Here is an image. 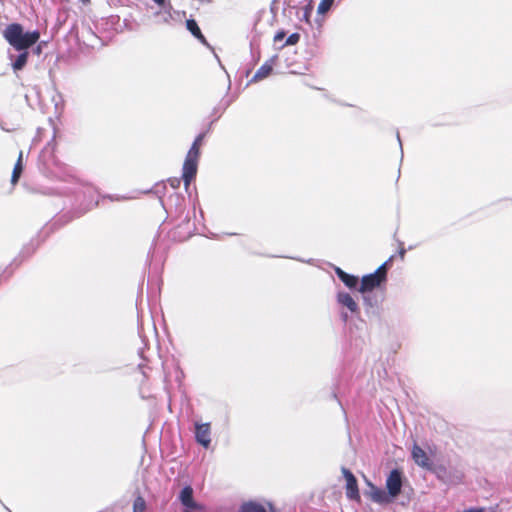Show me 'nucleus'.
<instances>
[{"instance_id":"1","label":"nucleus","mask_w":512,"mask_h":512,"mask_svg":"<svg viewBox=\"0 0 512 512\" xmlns=\"http://www.w3.org/2000/svg\"><path fill=\"white\" fill-rule=\"evenodd\" d=\"M3 37L16 51H22L28 50L38 42L40 32L38 30L25 32L21 24L11 23L4 29Z\"/></svg>"},{"instance_id":"2","label":"nucleus","mask_w":512,"mask_h":512,"mask_svg":"<svg viewBox=\"0 0 512 512\" xmlns=\"http://www.w3.org/2000/svg\"><path fill=\"white\" fill-rule=\"evenodd\" d=\"M205 135L199 134L194 142L192 143L191 148L189 149L184 164H183V173L182 179L186 187H188L191 181L195 178L197 173L198 161L200 158V149L203 144Z\"/></svg>"},{"instance_id":"3","label":"nucleus","mask_w":512,"mask_h":512,"mask_svg":"<svg viewBox=\"0 0 512 512\" xmlns=\"http://www.w3.org/2000/svg\"><path fill=\"white\" fill-rule=\"evenodd\" d=\"M394 256H391L386 262L379 266L374 273L365 275L361 279L359 292L366 293L380 287L387 280V270Z\"/></svg>"},{"instance_id":"4","label":"nucleus","mask_w":512,"mask_h":512,"mask_svg":"<svg viewBox=\"0 0 512 512\" xmlns=\"http://www.w3.org/2000/svg\"><path fill=\"white\" fill-rule=\"evenodd\" d=\"M386 487L388 495L392 500L400 494L402 488V474L399 470L394 469L390 472L386 480Z\"/></svg>"},{"instance_id":"5","label":"nucleus","mask_w":512,"mask_h":512,"mask_svg":"<svg viewBox=\"0 0 512 512\" xmlns=\"http://www.w3.org/2000/svg\"><path fill=\"white\" fill-rule=\"evenodd\" d=\"M342 473L346 479V496L350 500L360 501V493L358 489V483L356 477L353 473L346 469L342 468Z\"/></svg>"},{"instance_id":"6","label":"nucleus","mask_w":512,"mask_h":512,"mask_svg":"<svg viewBox=\"0 0 512 512\" xmlns=\"http://www.w3.org/2000/svg\"><path fill=\"white\" fill-rule=\"evenodd\" d=\"M411 455H412V459L418 466H420L424 469H427V470L433 469V463H432L431 459L429 458L428 454L419 445H417V444L413 445Z\"/></svg>"},{"instance_id":"7","label":"nucleus","mask_w":512,"mask_h":512,"mask_svg":"<svg viewBox=\"0 0 512 512\" xmlns=\"http://www.w3.org/2000/svg\"><path fill=\"white\" fill-rule=\"evenodd\" d=\"M211 427L209 423L196 424L195 426V438L196 441L203 447L208 448L211 442L210 439Z\"/></svg>"},{"instance_id":"8","label":"nucleus","mask_w":512,"mask_h":512,"mask_svg":"<svg viewBox=\"0 0 512 512\" xmlns=\"http://www.w3.org/2000/svg\"><path fill=\"white\" fill-rule=\"evenodd\" d=\"M370 499L379 504H388L392 502L391 497L381 488L370 484V491L368 492Z\"/></svg>"},{"instance_id":"9","label":"nucleus","mask_w":512,"mask_h":512,"mask_svg":"<svg viewBox=\"0 0 512 512\" xmlns=\"http://www.w3.org/2000/svg\"><path fill=\"white\" fill-rule=\"evenodd\" d=\"M186 28L202 44L208 45L207 39L203 35V33L195 19H187L186 20Z\"/></svg>"},{"instance_id":"10","label":"nucleus","mask_w":512,"mask_h":512,"mask_svg":"<svg viewBox=\"0 0 512 512\" xmlns=\"http://www.w3.org/2000/svg\"><path fill=\"white\" fill-rule=\"evenodd\" d=\"M338 278L350 289L355 288L358 284V277L350 275L343 271L341 268L335 269Z\"/></svg>"},{"instance_id":"11","label":"nucleus","mask_w":512,"mask_h":512,"mask_svg":"<svg viewBox=\"0 0 512 512\" xmlns=\"http://www.w3.org/2000/svg\"><path fill=\"white\" fill-rule=\"evenodd\" d=\"M337 300L341 305L347 307L352 313L358 311V305L350 294L341 292L338 294Z\"/></svg>"},{"instance_id":"12","label":"nucleus","mask_w":512,"mask_h":512,"mask_svg":"<svg viewBox=\"0 0 512 512\" xmlns=\"http://www.w3.org/2000/svg\"><path fill=\"white\" fill-rule=\"evenodd\" d=\"M22 172H23V152L20 151V153L18 155V159L14 165L12 175H11V183L13 185H15L19 181Z\"/></svg>"},{"instance_id":"13","label":"nucleus","mask_w":512,"mask_h":512,"mask_svg":"<svg viewBox=\"0 0 512 512\" xmlns=\"http://www.w3.org/2000/svg\"><path fill=\"white\" fill-rule=\"evenodd\" d=\"M239 512H267V510L260 503L249 501L241 505Z\"/></svg>"},{"instance_id":"14","label":"nucleus","mask_w":512,"mask_h":512,"mask_svg":"<svg viewBox=\"0 0 512 512\" xmlns=\"http://www.w3.org/2000/svg\"><path fill=\"white\" fill-rule=\"evenodd\" d=\"M20 54L16 57L15 61L12 64V67L15 71L22 70L27 64L29 52L27 50L19 51Z\"/></svg>"},{"instance_id":"15","label":"nucleus","mask_w":512,"mask_h":512,"mask_svg":"<svg viewBox=\"0 0 512 512\" xmlns=\"http://www.w3.org/2000/svg\"><path fill=\"white\" fill-rule=\"evenodd\" d=\"M179 500L183 506L195 501L194 497H193V488L190 485L185 486L181 490V492L179 494Z\"/></svg>"},{"instance_id":"16","label":"nucleus","mask_w":512,"mask_h":512,"mask_svg":"<svg viewBox=\"0 0 512 512\" xmlns=\"http://www.w3.org/2000/svg\"><path fill=\"white\" fill-rule=\"evenodd\" d=\"M273 70V67L269 63H264L255 73L253 79L254 80H262L268 77Z\"/></svg>"},{"instance_id":"17","label":"nucleus","mask_w":512,"mask_h":512,"mask_svg":"<svg viewBox=\"0 0 512 512\" xmlns=\"http://www.w3.org/2000/svg\"><path fill=\"white\" fill-rule=\"evenodd\" d=\"M145 510L146 501L141 495H138L133 502V512H145Z\"/></svg>"},{"instance_id":"18","label":"nucleus","mask_w":512,"mask_h":512,"mask_svg":"<svg viewBox=\"0 0 512 512\" xmlns=\"http://www.w3.org/2000/svg\"><path fill=\"white\" fill-rule=\"evenodd\" d=\"M183 512H206L205 507L196 501L186 504Z\"/></svg>"},{"instance_id":"19","label":"nucleus","mask_w":512,"mask_h":512,"mask_svg":"<svg viewBox=\"0 0 512 512\" xmlns=\"http://www.w3.org/2000/svg\"><path fill=\"white\" fill-rule=\"evenodd\" d=\"M333 3L334 0H321L318 5L317 12L319 14H325L331 9Z\"/></svg>"},{"instance_id":"20","label":"nucleus","mask_w":512,"mask_h":512,"mask_svg":"<svg viewBox=\"0 0 512 512\" xmlns=\"http://www.w3.org/2000/svg\"><path fill=\"white\" fill-rule=\"evenodd\" d=\"M300 40V35L298 33H292L287 39L284 46L296 45Z\"/></svg>"},{"instance_id":"21","label":"nucleus","mask_w":512,"mask_h":512,"mask_svg":"<svg viewBox=\"0 0 512 512\" xmlns=\"http://www.w3.org/2000/svg\"><path fill=\"white\" fill-rule=\"evenodd\" d=\"M286 36V33L281 30V31H278L275 36H274V42L277 43V42H280L282 41Z\"/></svg>"},{"instance_id":"22","label":"nucleus","mask_w":512,"mask_h":512,"mask_svg":"<svg viewBox=\"0 0 512 512\" xmlns=\"http://www.w3.org/2000/svg\"><path fill=\"white\" fill-rule=\"evenodd\" d=\"M433 472H435L437 474L438 477H441V474L445 473L446 472V468L443 467V466H439L437 468H434L431 470Z\"/></svg>"},{"instance_id":"23","label":"nucleus","mask_w":512,"mask_h":512,"mask_svg":"<svg viewBox=\"0 0 512 512\" xmlns=\"http://www.w3.org/2000/svg\"><path fill=\"white\" fill-rule=\"evenodd\" d=\"M463 512H484V508H470V509L464 510Z\"/></svg>"},{"instance_id":"24","label":"nucleus","mask_w":512,"mask_h":512,"mask_svg":"<svg viewBox=\"0 0 512 512\" xmlns=\"http://www.w3.org/2000/svg\"><path fill=\"white\" fill-rule=\"evenodd\" d=\"M405 253H406V251H405V249H403V248L399 251V257H400V259H401V260H403V259H404V257H405Z\"/></svg>"},{"instance_id":"25","label":"nucleus","mask_w":512,"mask_h":512,"mask_svg":"<svg viewBox=\"0 0 512 512\" xmlns=\"http://www.w3.org/2000/svg\"><path fill=\"white\" fill-rule=\"evenodd\" d=\"M159 6H163L165 4V0H153Z\"/></svg>"},{"instance_id":"26","label":"nucleus","mask_w":512,"mask_h":512,"mask_svg":"<svg viewBox=\"0 0 512 512\" xmlns=\"http://www.w3.org/2000/svg\"><path fill=\"white\" fill-rule=\"evenodd\" d=\"M269 512H276L274 506L271 503H268Z\"/></svg>"}]
</instances>
